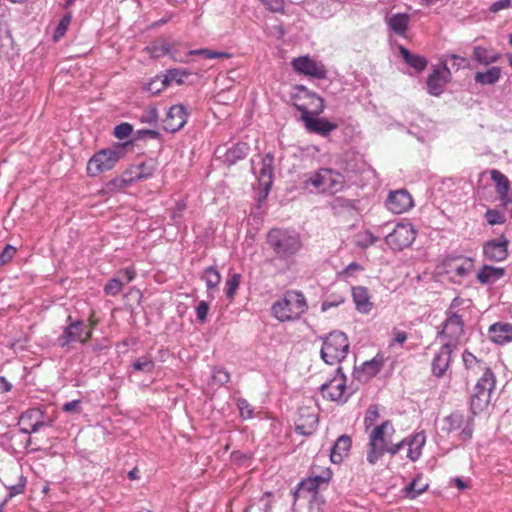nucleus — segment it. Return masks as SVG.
Listing matches in <instances>:
<instances>
[{
	"instance_id": "f257e3e1",
	"label": "nucleus",
	"mask_w": 512,
	"mask_h": 512,
	"mask_svg": "<svg viewBox=\"0 0 512 512\" xmlns=\"http://www.w3.org/2000/svg\"><path fill=\"white\" fill-rule=\"evenodd\" d=\"M266 242L278 258L285 260L295 256L303 247L298 232L283 228L269 230Z\"/></svg>"
},
{
	"instance_id": "f03ea898",
	"label": "nucleus",
	"mask_w": 512,
	"mask_h": 512,
	"mask_svg": "<svg viewBox=\"0 0 512 512\" xmlns=\"http://www.w3.org/2000/svg\"><path fill=\"white\" fill-rule=\"evenodd\" d=\"M307 309L306 299L301 292L287 291L271 308L273 316L281 322L298 319Z\"/></svg>"
},
{
	"instance_id": "7ed1b4c3",
	"label": "nucleus",
	"mask_w": 512,
	"mask_h": 512,
	"mask_svg": "<svg viewBox=\"0 0 512 512\" xmlns=\"http://www.w3.org/2000/svg\"><path fill=\"white\" fill-rule=\"evenodd\" d=\"M123 146L100 149L88 160L86 171L88 176L96 177L104 172L112 170L124 156Z\"/></svg>"
},
{
	"instance_id": "20e7f679",
	"label": "nucleus",
	"mask_w": 512,
	"mask_h": 512,
	"mask_svg": "<svg viewBox=\"0 0 512 512\" xmlns=\"http://www.w3.org/2000/svg\"><path fill=\"white\" fill-rule=\"evenodd\" d=\"M441 431L446 434L457 433L461 441H467L473 435L474 418L464 411H453L442 419Z\"/></svg>"
},
{
	"instance_id": "39448f33",
	"label": "nucleus",
	"mask_w": 512,
	"mask_h": 512,
	"mask_svg": "<svg viewBox=\"0 0 512 512\" xmlns=\"http://www.w3.org/2000/svg\"><path fill=\"white\" fill-rule=\"evenodd\" d=\"M349 350L347 336L340 331L331 332L323 341L321 357L325 363L334 365L346 358Z\"/></svg>"
},
{
	"instance_id": "423d86ee",
	"label": "nucleus",
	"mask_w": 512,
	"mask_h": 512,
	"mask_svg": "<svg viewBox=\"0 0 512 512\" xmlns=\"http://www.w3.org/2000/svg\"><path fill=\"white\" fill-rule=\"evenodd\" d=\"M496 387V377L492 370H486V373L478 379L471 395L470 404L473 414L486 409L491 401V394Z\"/></svg>"
},
{
	"instance_id": "0eeeda50",
	"label": "nucleus",
	"mask_w": 512,
	"mask_h": 512,
	"mask_svg": "<svg viewBox=\"0 0 512 512\" xmlns=\"http://www.w3.org/2000/svg\"><path fill=\"white\" fill-rule=\"evenodd\" d=\"M306 183L322 193L336 194L344 189L345 177L336 170L321 168Z\"/></svg>"
},
{
	"instance_id": "6e6552de",
	"label": "nucleus",
	"mask_w": 512,
	"mask_h": 512,
	"mask_svg": "<svg viewBox=\"0 0 512 512\" xmlns=\"http://www.w3.org/2000/svg\"><path fill=\"white\" fill-rule=\"evenodd\" d=\"M331 476L332 472L329 468L320 467L314 464L311 467L310 476L299 483L298 489L294 494L295 499L300 497L304 492L310 493L314 496L321 486L328 484Z\"/></svg>"
},
{
	"instance_id": "1a4fd4ad",
	"label": "nucleus",
	"mask_w": 512,
	"mask_h": 512,
	"mask_svg": "<svg viewBox=\"0 0 512 512\" xmlns=\"http://www.w3.org/2000/svg\"><path fill=\"white\" fill-rule=\"evenodd\" d=\"M416 238V231L410 223H399L389 233L385 241L393 250H402L410 246Z\"/></svg>"
},
{
	"instance_id": "9d476101",
	"label": "nucleus",
	"mask_w": 512,
	"mask_h": 512,
	"mask_svg": "<svg viewBox=\"0 0 512 512\" xmlns=\"http://www.w3.org/2000/svg\"><path fill=\"white\" fill-rule=\"evenodd\" d=\"M291 66L295 72L314 79H325L327 69L325 65L310 56H301L291 61Z\"/></svg>"
},
{
	"instance_id": "9b49d317",
	"label": "nucleus",
	"mask_w": 512,
	"mask_h": 512,
	"mask_svg": "<svg viewBox=\"0 0 512 512\" xmlns=\"http://www.w3.org/2000/svg\"><path fill=\"white\" fill-rule=\"evenodd\" d=\"M395 433V428L390 421H384L378 426H375L369 434L370 441L380 444L388 449L391 455L397 454L401 450V444L392 443V436Z\"/></svg>"
},
{
	"instance_id": "f8f14e48",
	"label": "nucleus",
	"mask_w": 512,
	"mask_h": 512,
	"mask_svg": "<svg viewBox=\"0 0 512 512\" xmlns=\"http://www.w3.org/2000/svg\"><path fill=\"white\" fill-rule=\"evenodd\" d=\"M440 336L445 342L454 348L464 337V321L461 316L453 313L447 317L443 324Z\"/></svg>"
},
{
	"instance_id": "ddd939ff",
	"label": "nucleus",
	"mask_w": 512,
	"mask_h": 512,
	"mask_svg": "<svg viewBox=\"0 0 512 512\" xmlns=\"http://www.w3.org/2000/svg\"><path fill=\"white\" fill-rule=\"evenodd\" d=\"M303 96L297 97L294 106L302 113L301 119L305 116L319 115L324 110V100L316 93L310 92L305 88H301Z\"/></svg>"
},
{
	"instance_id": "4468645a",
	"label": "nucleus",
	"mask_w": 512,
	"mask_h": 512,
	"mask_svg": "<svg viewBox=\"0 0 512 512\" xmlns=\"http://www.w3.org/2000/svg\"><path fill=\"white\" fill-rule=\"evenodd\" d=\"M451 80V71L447 65V60L443 61L441 67L433 68L432 73L427 78L428 92L433 96H439L444 92L445 86Z\"/></svg>"
},
{
	"instance_id": "2eb2a0df",
	"label": "nucleus",
	"mask_w": 512,
	"mask_h": 512,
	"mask_svg": "<svg viewBox=\"0 0 512 512\" xmlns=\"http://www.w3.org/2000/svg\"><path fill=\"white\" fill-rule=\"evenodd\" d=\"M346 377L343 374H337L329 382L321 386V394L323 398L335 402H345L347 396Z\"/></svg>"
},
{
	"instance_id": "dca6fc26",
	"label": "nucleus",
	"mask_w": 512,
	"mask_h": 512,
	"mask_svg": "<svg viewBox=\"0 0 512 512\" xmlns=\"http://www.w3.org/2000/svg\"><path fill=\"white\" fill-rule=\"evenodd\" d=\"M318 426V414L311 407H301L298 410L295 420L296 431L304 436H309L315 432Z\"/></svg>"
},
{
	"instance_id": "f3484780",
	"label": "nucleus",
	"mask_w": 512,
	"mask_h": 512,
	"mask_svg": "<svg viewBox=\"0 0 512 512\" xmlns=\"http://www.w3.org/2000/svg\"><path fill=\"white\" fill-rule=\"evenodd\" d=\"M414 205L412 196L405 189L395 190L389 193L386 207L394 214H402L410 210Z\"/></svg>"
},
{
	"instance_id": "a211bd4d",
	"label": "nucleus",
	"mask_w": 512,
	"mask_h": 512,
	"mask_svg": "<svg viewBox=\"0 0 512 512\" xmlns=\"http://www.w3.org/2000/svg\"><path fill=\"white\" fill-rule=\"evenodd\" d=\"M187 122V112L183 105L177 104L170 107L164 119V129L175 133L182 129Z\"/></svg>"
},
{
	"instance_id": "6ab92c4d",
	"label": "nucleus",
	"mask_w": 512,
	"mask_h": 512,
	"mask_svg": "<svg viewBox=\"0 0 512 512\" xmlns=\"http://www.w3.org/2000/svg\"><path fill=\"white\" fill-rule=\"evenodd\" d=\"M509 241L503 235L484 244L483 251L489 261H503L508 255Z\"/></svg>"
},
{
	"instance_id": "aec40b11",
	"label": "nucleus",
	"mask_w": 512,
	"mask_h": 512,
	"mask_svg": "<svg viewBox=\"0 0 512 512\" xmlns=\"http://www.w3.org/2000/svg\"><path fill=\"white\" fill-rule=\"evenodd\" d=\"M43 414L41 410L34 408L24 412L18 421L20 432L23 434H30L38 431L39 427L43 425Z\"/></svg>"
},
{
	"instance_id": "412c9836",
	"label": "nucleus",
	"mask_w": 512,
	"mask_h": 512,
	"mask_svg": "<svg viewBox=\"0 0 512 512\" xmlns=\"http://www.w3.org/2000/svg\"><path fill=\"white\" fill-rule=\"evenodd\" d=\"M426 443V436L423 431L416 433L413 436H408L402 441L398 442L401 444V449L405 446L407 449V458L412 462L417 461L422 455V449Z\"/></svg>"
},
{
	"instance_id": "4be33fe9",
	"label": "nucleus",
	"mask_w": 512,
	"mask_h": 512,
	"mask_svg": "<svg viewBox=\"0 0 512 512\" xmlns=\"http://www.w3.org/2000/svg\"><path fill=\"white\" fill-rule=\"evenodd\" d=\"M490 177L495 184V191L499 196L501 205L504 208H506L508 204L512 201L509 196L510 181L508 177L496 169L490 171Z\"/></svg>"
},
{
	"instance_id": "5701e85b",
	"label": "nucleus",
	"mask_w": 512,
	"mask_h": 512,
	"mask_svg": "<svg viewBox=\"0 0 512 512\" xmlns=\"http://www.w3.org/2000/svg\"><path fill=\"white\" fill-rule=\"evenodd\" d=\"M92 335V324L87 326L82 321H76L66 327V344L70 342H87Z\"/></svg>"
},
{
	"instance_id": "b1692460",
	"label": "nucleus",
	"mask_w": 512,
	"mask_h": 512,
	"mask_svg": "<svg viewBox=\"0 0 512 512\" xmlns=\"http://www.w3.org/2000/svg\"><path fill=\"white\" fill-rule=\"evenodd\" d=\"M453 348L451 344H443L432 360V372L435 376L441 377L449 367Z\"/></svg>"
},
{
	"instance_id": "393cba45",
	"label": "nucleus",
	"mask_w": 512,
	"mask_h": 512,
	"mask_svg": "<svg viewBox=\"0 0 512 512\" xmlns=\"http://www.w3.org/2000/svg\"><path fill=\"white\" fill-rule=\"evenodd\" d=\"M488 338L493 343L503 345L512 341V324L497 322L488 329Z\"/></svg>"
},
{
	"instance_id": "a878e982",
	"label": "nucleus",
	"mask_w": 512,
	"mask_h": 512,
	"mask_svg": "<svg viewBox=\"0 0 512 512\" xmlns=\"http://www.w3.org/2000/svg\"><path fill=\"white\" fill-rule=\"evenodd\" d=\"M303 122L308 131L321 136H328L338 127L337 123L322 118H315L314 116L303 117Z\"/></svg>"
},
{
	"instance_id": "bb28decb",
	"label": "nucleus",
	"mask_w": 512,
	"mask_h": 512,
	"mask_svg": "<svg viewBox=\"0 0 512 512\" xmlns=\"http://www.w3.org/2000/svg\"><path fill=\"white\" fill-rule=\"evenodd\" d=\"M385 361L386 359L382 354H377L373 359L365 361L357 371L358 378L364 381L373 378L381 371Z\"/></svg>"
},
{
	"instance_id": "cd10ccee",
	"label": "nucleus",
	"mask_w": 512,
	"mask_h": 512,
	"mask_svg": "<svg viewBox=\"0 0 512 512\" xmlns=\"http://www.w3.org/2000/svg\"><path fill=\"white\" fill-rule=\"evenodd\" d=\"M352 440L351 437L344 434L341 435L333 445L330 453V459L333 463H341L351 449Z\"/></svg>"
},
{
	"instance_id": "c85d7f7f",
	"label": "nucleus",
	"mask_w": 512,
	"mask_h": 512,
	"mask_svg": "<svg viewBox=\"0 0 512 512\" xmlns=\"http://www.w3.org/2000/svg\"><path fill=\"white\" fill-rule=\"evenodd\" d=\"M137 180V176L132 169L125 170L122 174L116 176L107 183V189L110 192H121L133 185Z\"/></svg>"
},
{
	"instance_id": "c756f323",
	"label": "nucleus",
	"mask_w": 512,
	"mask_h": 512,
	"mask_svg": "<svg viewBox=\"0 0 512 512\" xmlns=\"http://www.w3.org/2000/svg\"><path fill=\"white\" fill-rule=\"evenodd\" d=\"M352 297L356 309L362 313L367 314L373 308V303L370 300L368 289L363 286H356L352 288Z\"/></svg>"
},
{
	"instance_id": "7c9ffc66",
	"label": "nucleus",
	"mask_w": 512,
	"mask_h": 512,
	"mask_svg": "<svg viewBox=\"0 0 512 512\" xmlns=\"http://www.w3.org/2000/svg\"><path fill=\"white\" fill-rule=\"evenodd\" d=\"M272 158L267 156L261 162V168L258 172V181L266 193L270 190L273 183Z\"/></svg>"
},
{
	"instance_id": "2f4dec72",
	"label": "nucleus",
	"mask_w": 512,
	"mask_h": 512,
	"mask_svg": "<svg viewBox=\"0 0 512 512\" xmlns=\"http://www.w3.org/2000/svg\"><path fill=\"white\" fill-rule=\"evenodd\" d=\"M410 16L405 13L393 14L386 18L388 27L397 35L405 36L408 30Z\"/></svg>"
},
{
	"instance_id": "473e14b6",
	"label": "nucleus",
	"mask_w": 512,
	"mask_h": 512,
	"mask_svg": "<svg viewBox=\"0 0 512 512\" xmlns=\"http://www.w3.org/2000/svg\"><path fill=\"white\" fill-rule=\"evenodd\" d=\"M505 275V269L484 265L477 274V280L481 284H493Z\"/></svg>"
},
{
	"instance_id": "72a5a7b5",
	"label": "nucleus",
	"mask_w": 512,
	"mask_h": 512,
	"mask_svg": "<svg viewBox=\"0 0 512 512\" xmlns=\"http://www.w3.org/2000/svg\"><path fill=\"white\" fill-rule=\"evenodd\" d=\"M500 58V54L491 47L475 46L473 49V59L483 65L495 63Z\"/></svg>"
},
{
	"instance_id": "f704fd0d",
	"label": "nucleus",
	"mask_w": 512,
	"mask_h": 512,
	"mask_svg": "<svg viewBox=\"0 0 512 512\" xmlns=\"http://www.w3.org/2000/svg\"><path fill=\"white\" fill-rule=\"evenodd\" d=\"M399 52L404 61L416 71L421 72L427 67L428 61L424 56L413 54L404 46L399 47Z\"/></svg>"
},
{
	"instance_id": "c9c22d12",
	"label": "nucleus",
	"mask_w": 512,
	"mask_h": 512,
	"mask_svg": "<svg viewBox=\"0 0 512 512\" xmlns=\"http://www.w3.org/2000/svg\"><path fill=\"white\" fill-rule=\"evenodd\" d=\"M463 362L469 371L473 374L482 372L486 373V370H491L490 367L481 359H478L474 354L465 350L462 354Z\"/></svg>"
},
{
	"instance_id": "e433bc0d",
	"label": "nucleus",
	"mask_w": 512,
	"mask_h": 512,
	"mask_svg": "<svg viewBox=\"0 0 512 512\" xmlns=\"http://www.w3.org/2000/svg\"><path fill=\"white\" fill-rule=\"evenodd\" d=\"M133 173L137 176V180H145L151 178L157 170V162L154 159H149L142 162L140 165L131 168Z\"/></svg>"
},
{
	"instance_id": "4c0bfd02",
	"label": "nucleus",
	"mask_w": 512,
	"mask_h": 512,
	"mask_svg": "<svg viewBox=\"0 0 512 512\" xmlns=\"http://www.w3.org/2000/svg\"><path fill=\"white\" fill-rule=\"evenodd\" d=\"M501 77V69L499 67H491L485 72H477L475 81L482 85H492L498 82Z\"/></svg>"
},
{
	"instance_id": "58836bf2",
	"label": "nucleus",
	"mask_w": 512,
	"mask_h": 512,
	"mask_svg": "<svg viewBox=\"0 0 512 512\" xmlns=\"http://www.w3.org/2000/svg\"><path fill=\"white\" fill-rule=\"evenodd\" d=\"M385 453H388L387 448L373 441H368L366 459L369 464L376 465Z\"/></svg>"
},
{
	"instance_id": "ea45409f",
	"label": "nucleus",
	"mask_w": 512,
	"mask_h": 512,
	"mask_svg": "<svg viewBox=\"0 0 512 512\" xmlns=\"http://www.w3.org/2000/svg\"><path fill=\"white\" fill-rule=\"evenodd\" d=\"M161 51H162V53H156L154 56L160 57L161 55L168 54L176 62L187 63L189 61L188 57L190 55H188V52L180 53L175 45L164 44L161 47Z\"/></svg>"
},
{
	"instance_id": "a19ab883",
	"label": "nucleus",
	"mask_w": 512,
	"mask_h": 512,
	"mask_svg": "<svg viewBox=\"0 0 512 512\" xmlns=\"http://www.w3.org/2000/svg\"><path fill=\"white\" fill-rule=\"evenodd\" d=\"M202 279L205 281L207 288L212 290L220 284L221 274L215 267L211 266L204 270Z\"/></svg>"
},
{
	"instance_id": "79ce46f5",
	"label": "nucleus",
	"mask_w": 512,
	"mask_h": 512,
	"mask_svg": "<svg viewBox=\"0 0 512 512\" xmlns=\"http://www.w3.org/2000/svg\"><path fill=\"white\" fill-rule=\"evenodd\" d=\"M427 484H419V479H414L409 485H407L404 489L405 496L409 499H415L417 496L422 494L426 489Z\"/></svg>"
},
{
	"instance_id": "37998d69",
	"label": "nucleus",
	"mask_w": 512,
	"mask_h": 512,
	"mask_svg": "<svg viewBox=\"0 0 512 512\" xmlns=\"http://www.w3.org/2000/svg\"><path fill=\"white\" fill-rule=\"evenodd\" d=\"M188 55H201L207 59H217V58L229 59L231 57V54L228 52L212 51V50L205 49V48L189 50Z\"/></svg>"
},
{
	"instance_id": "c03bdc74",
	"label": "nucleus",
	"mask_w": 512,
	"mask_h": 512,
	"mask_svg": "<svg viewBox=\"0 0 512 512\" xmlns=\"http://www.w3.org/2000/svg\"><path fill=\"white\" fill-rule=\"evenodd\" d=\"M241 282V275L238 273L233 274L229 279L226 281V296L229 300H233L235 297V294L240 286Z\"/></svg>"
},
{
	"instance_id": "a18cd8bd",
	"label": "nucleus",
	"mask_w": 512,
	"mask_h": 512,
	"mask_svg": "<svg viewBox=\"0 0 512 512\" xmlns=\"http://www.w3.org/2000/svg\"><path fill=\"white\" fill-rule=\"evenodd\" d=\"M168 86L167 80L164 76H158L152 79L146 86L145 89L152 95H156L164 90Z\"/></svg>"
},
{
	"instance_id": "49530a36",
	"label": "nucleus",
	"mask_w": 512,
	"mask_h": 512,
	"mask_svg": "<svg viewBox=\"0 0 512 512\" xmlns=\"http://www.w3.org/2000/svg\"><path fill=\"white\" fill-rule=\"evenodd\" d=\"M155 363L150 357L142 356L139 357L135 362L133 363V368L136 371H142L145 373H151L154 370Z\"/></svg>"
},
{
	"instance_id": "de8ad7c7",
	"label": "nucleus",
	"mask_w": 512,
	"mask_h": 512,
	"mask_svg": "<svg viewBox=\"0 0 512 512\" xmlns=\"http://www.w3.org/2000/svg\"><path fill=\"white\" fill-rule=\"evenodd\" d=\"M211 378L214 384L222 386L230 381V373L223 367H214Z\"/></svg>"
},
{
	"instance_id": "09e8293b",
	"label": "nucleus",
	"mask_w": 512,
	"mask_h": 512,
	"mask_svg": "<svg viewBox=\"0 0 512 512\" xmlns=\"http://www.w3.org/2000/svg\"><path fill=\"white\" fill-rule=\"evenodd\" d=\"M236 405L242 419L247 420L253 417L254 407L246 399L238 398Z\"/></svg>"
},
{
	"instance_id": "8fccbe9b",
	"label": "nucleus",
	"mask_w": 512,
	"mask_h": 512,
	"mask_svg": "<svg viewBox=\"0 0 512 512\" xmlns=\"http://www.w3.org/2000/svg\"><path fill=\"white\" fill-rule=\"evenodd\" d=\"M484 217L487 223L491 226L504 224L506 220L505 215L496 209H488L485 212Z\"/></svg>"
},
{
	"instance_id": "3c124183",
	"label": "nucleus",
	"mask_w": 512,
	"mask_h": 512,
	"mask_svg": "<svg viewBox=\"0 0 512 512\" xmlns=\"http://www.w3.org/2000/svg\"><path fill=\"white\" fill-rule=\"evenodd\" d=\"M190 75L189 72L180 70V69H170L167 71V74L164 75V78L167 80L168 85L171 82H176L178 84H182L184 81V78L188 77Z\"/></svg>"
},
{
	"instance_id": "603ef678",
	"label": "nucleus",
	"mask_w": 512,
	"mask_h": 512,
	"mask_svg": "<svg viewBox=\"0 0 512 512\" xmlns=\"http://www.w3.org/2000/svg\"><path fill=\"white\" fill-rule=\"evenodd\" d=\"M123 286L124 284L118 278H112L104 286V293L109 296H116L122 291Z\"/></svg>"
},
{
	"instance_id": "864d4df0",
	"label": "nucleus",
	"mask_w": 512,
	"mask_h": 512,
	"mask_svg": "<svg viewBox=\"0 0 512 512\" xmlns=\"http://www.w3.org/2000/svg\"><path fill=\"white\" fill-rule=\"evenodd\" d=\"M132 126L128 123H122L120 125H117L114 130V135L118 139H125L129 137L132 133Z\"/></svg>"
},
{
	"instance_id": "5fc2aeb1",
	"label": "nucleus",
	"mask_w": 512,
	"mask_h": 512,
	"mask_svg": "<svg viewBox=\"0 0 512 512\" xmlns=\"http://www.w3.org/2000/svg\"><path fill=\"white\" fill-rule=\"evenodd\" d=\"M262 4L271 12H283L284 0H260Z\"/></svg>"
},
{
	"instance_id": "6e6d98bb",
	"label": "nucleus",
	"mask_w": 512,
	"mask_h": 512,
	"mask_svg": "<svg viewBox=\"0 0 512 512\" xmlns=\"http://www.w3.org/2000/svg\"><path fill=\"white\" fill-rule=\"evenodd\" d=\"M392 335L393 338L391 340L390 346H393L395 344H399L402 346L408 338V334L405 331L399 330L397 328H393Z\"/></svg>"
},
{
	"instance_id": "4d7b16f0",
	"label": "nucleus",
	"mask_w": 512,
	"mask_h": 512,
	"mask_svg": "<svg viewBox=\"0 0 512 512\" xmlns=\"http://www.w3.org/2000/svg\"><path fill=\"white\" fill-rule=\"evenodd\" d=\"M25 483H26L25 479L23 477H20V480L17 484L8 487V490H9L8 499L23 493L24 488H25Z\"/></svg>"
},
{
	"instance_id": "13d9d810",
	"label": "nucleus",
	"mask_w": 512,
	"mask_h": 512,
	"mask_svg": "<svg viewBox=\"0 0 512 512\" xmlns=\"http://www.w3.org/2000/svg\"><path fill=\"white\" fill-rule=\"evenodd\" d=\"M379 412L377 408L370 407L366 413V416L364 418V424L366 428L368 429L370 426L374 424V422L378 419Z\"/></svg>"
},
{
	"instance_id": "bf43d9fd",
	"label": "nucleus",
	"mask_w": 512,
	"mask_h": 512,
	"mask_svg": "<svg viewBox=\"0 0 512 512\" xmlns=\"http://www.w3.org/2000/svg\"><path fill=\"white\" fill-rule=\"evenodd\" d=\"M16 253V249L11 245H6L0 253V264H5L10 261Z\"/></svg>"
},
{
	"instance_id": "052dcab7",
	"label": "nucleus",
	"mask_w": 512,
	"mask_h": 512,
	"mask_svg": "<svg viewBox=\"0 0 512 512\" xmlns=\"http://www.w3.org/2000/svg\"><path fill=\"white\" fill-rule=\"evenodd\" d=\"M209 311L208 303L205 301H201L196 307L197 318L200 322H204L206 320L207 314Z\"/></svg>"
},
{
	"instance_id": "680f3d73",
	"label": "nucleus",
	"mask_w": 512,
	"mask_h": 512,
	"mask_svg": "<svg viewBox=\"0 0 512 512\" xmlns=\"http://www.w3.org/2000/svg\"><path fill=\"white\" fill-rule=\"evenodd\" d=\"M510 6L511 0H498L491 5L490 10L494 13H497L500 10L509 8Z\"/></svg>"
},
{
	"instance_id": "e2e57ef3",
	"label": "nucleus",
	"mask_w": 512,
	"mask_h": 512,
	"mask_svg": "<svg viewBox=\"0 0 512 512\" xmlns=\"http://www.w3.org/2000/svg\"><path fill=\"white\" fill-rule=\"evenodd\" d=\"M63 36H64V17H62L58 22L55 33L53 35V40L59 41Z\"/></svg>"
},
{
	"instance_id": "0e129e2a",
	"label": "nucleus",
	"mask_w": 512,
	"mask_h": 512,
	"mask_svg": "<svg viewBox=\"0 0 512 512\" xmlns=\"http://www.w3.org/2000/svg\"><path fill=\"white\" fill-rule=\"evenodd\" d=\"M119 273L124 275L127 283L133 281L134 278L136 277V271L132 267H128V268L122 269V270L119 271Z\"/></svg>"
},
{
	"instance_id": "69168bd1",
	"label": "nucleus",
	"mask_w": 512,
	"mask_h": 512,
	"mask_svg": "<svg viewBox=\"0 0 512 512\" xmlns=\"http://www.w3.org/2000/svg\"><path fill=\"white\" fill-rule=\"evenodd\" d=\"M125 296H126V297L131 296V297L135 298V300H136V302H137V303H140V300H141V298H142V293H141V291H140L138 288H136V287H131V288L129 289L128 293H127Z\"/></svg>"
},
{
	"instance_id": "338daca9",
	"label": "nucleus",
	"mask_w": 512,
	"mask_h": 512,
	"mask_svg": "<svg viewBox=\"0 0 512 512\" xmlns=\"http://www.w3.org/2000/svg\"><path fill=\"white\" fill-rule=\"evenodd\" d=\"M139 134L141 136H148L152 139H157L160 137V133L156 130H150V129H142V130H139Z\"/></svg>"
},
{
	"instance_id": "774afa93",
	"label": "nucleus",
	"mask_w": 512,
	"mask_h": 512,
	"mask_svg": "<svg viewBox=\"0 0 512 512\" xmlns=\"http://www.w3.org/2000/svg\"><path fill=\"white\" fill-rule=\"evenodd\" d=\"M469 267L470 264H468V266H466L465 264H456L454 270L458 276H465L469 271Z\"/></svg>"
}]
</instances>
